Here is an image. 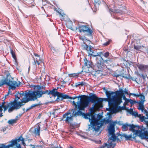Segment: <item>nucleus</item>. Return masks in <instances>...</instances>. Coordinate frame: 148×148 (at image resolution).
<instances>
[{
    "label": "nucleus",
    "instance_id": "obj_1",
    "mask_svg": "<svg viewBox=\"0 0 148 148\" xmlns=\"http://www.w3.org/2000/svg\"><path fill=\"white\" fill-rule=\"evenodd\" d=\"M103 116L98 114L96 118L95 114L92 116V118L89 117V121L90 123V124L88 125V128L87 131L93 130L96 132H98L100 128L103 125V123H101V121L100 120L102 118Z\"/></svg>",
    "mask_w": 148,
    "mask_h": 148
},
{
    "label": "nucleus",
    "instance_id": "obj_2",
    "mask_svg": "<svg viewBox=\"0 0 148 148\" xmlns=\"http://www.w3.org/2000/svg\"><path fill=\"white\" fill-rule=\"evenodd\" d=\"M4 84L9 86V91L10 89L14 90L18 86L17 82L14 80L13 78L11 77L10 73L6 75V77L4 80H2L0 81V87Z\"/></svg>",
    "mask_w": 148,
    "mask_h": 148
},
{
    "label": "nucleus",
    "instance_id": "obj_3",
    "mask_svg": "<svg viewBox=\"0 0 148 148\" xmlns=\"http://www.w3.org/2000/svg\"><path fill=\"white\" fill-rule=\"evenodd\" d=\"M46 87L40 85L38 87V90L35 91H30V95L32 96L34 101L37 99L38 98L41 97L44 94L48 95V90H45Z\"/></svg>",
    "mask_w": 148,
    "mask_h": 148
},
{
    "label": "nucleus",
    "instance_id": "obj_4",
    "mask_svg": "<svg viewBox=\"0 0 148 148\" xmlns=\"http://www.w3.org/2000/svg\"><path fill=\"white\" fill-rule=\"evenodd\" d=\"M87 107L86 105L84 104H82L80 106L79 105L78 107L77 108L78 109L76 112H75L77 110L72 109L71 111H72V114L74 115L76 117L77 116H82L85 119H89V117H87L86 116V113H83L81 111L84 110L85 108Z\"/></svg>",
    "mask_w": 148,
    "mask_h": 148
},
{
    "label": "nucleus",
    "instance_id": "obj_5",
    "mask_svg": "<svg viewBox=\"0 0 148 148\" xmlns=\"http://www.w3.org/2000/svg\"><path fill=\"white\" fill-rule=\"evenodd\" d=\"M116 91L115 92L112 91V92L108 94V97H110V95H112V97L110 99L109 102L110 104H112L114 103H117L119 104H120L122 102L121 97H119L120 95H116Z\"/></svg>",
    "mask_w": 148,
    "mask_h": 148
},
{
    "label": "nucleus",
    "instance_id": "obj_6",
    "mask_svg": "<svg viewBox=\"0 0 148 148\" xmlns=\"http://www.w3.org/2000/svg\"><path fill=\"white\" fill-rule=\"evenodd\" d=\"M103 61H102L101 60H98L95 66L93 67L95 68V71H93L92 73V74L96 76L101 71H102V70L104 67Z\"/></svg>",
    "mask_w": 148,
    "mask_h": 148
},
{
    "label": "nucleus",
    "instance_id": "obj_7",
    "mask_svg": "<svg viewBox=\"0 0 148 148\" xmlns=\"http://www.w3.org/2000/svg\"><path fill=\"white\" fill-rule=\"evenodd\" d=\"M79 31L80 33L81 32H86L87 33V35L90 37V38H92V34L93 33L92 31L86 25H81L79 26L78 28Z\"/></svg>",
    "mask_w": 148,
    "mask_h": 148
},
{
    "label": "nucleus",
    "instance_id": "obj_8",
    "mask_svg": "<svg viewBox=\"0 0 148 148\" xmlns=\"http://www.w3.org/2000/svg\"><path fill=\"white\" fill-rule=\"evenodd\" d=\"M30 91L25 93L24 97L21 99V101H20L21 108L22 106L24 105L25 103L30 101H34L32 96H30Z\"/></svg>",
    "mask_w": 148,
    "mask_h": 148
},
{
    "label": "nucleus",
    "instance_id": "obj_9",
    "mask_svg": "<svg viewBox=\"0 0 148 148\" xmlns=\"http://www.w3.org/2000/svg\"><path fill=\"white\" fill-rule=\"evenodd\" d=\"M97 95L95 94H92L91 95H90L89 97L87 100L86 101H84V104L87 107L88 106L90 102L92 103H94V104L96 105L97 100V99H98Z\"/></svg>",
    "mask_w": 148,
    "mask_h": 148
},
{
    "label": "nucleus",
    "instance_id": "obj_10",
    "mask_svg": "<svg viewBox=\"0 0 148 148\" xmlns=\"http://www.w3.org/2000/svg\"><path fill=\"white\" fill-rule=\"evenodd\" d=\"M144 127L142 126V127L140 129V130H135V131L133 134V137L132 138H133L134 140H135L136 137L137 136H140L142 139L145 138V134H144V132L143 129V128Z\"/></svg>",
    "mask_w": 148,
    "mask_h": 148
},
{
    "label": "nucleus",
    "instance_id": "obj_11",
    "mask_svg": "<svg viewBox=\"0 0 148 148\" xmlns=\"http://www.w3.org/2000/svg\"><path fill=\"white\" fill-rule=\"evenodd\" d=\"M18 100L15 99L13 101L10 102V105H12L15 110H18L21 108L20 101H18Z\"/></svg>",
    "mask_w": 148,
    "mask_h": 148
},
{
    "label": "nucleus",
    "instance_id": "obj_12",
    "mask_svg": "<svg viewBox=\"0 0 148 148\" xmlns=\"http://www.w3.org/2000/svg\"><path fill=\"white\" fill-rule=\"evenodd\" d=\"M116 122H111L110 124V126L108 129V131L109 135H111L112 134L114 133L115 132L114 126L115 125Z\"/></svg>",
    "mask_w": 148,
    "mask_h": 148
},
{
    "label": "nucleus",
    "instance_id": "obj_13",
    "mask_svg": "<svg viewBox=\"0 0 148 148\" xmlns=\"http://www.w3.org/2000/svg\"><path fill=\"white\" fill-rule=\"evenodd\" d=\"M114 77H119V76H121L122 77H124L127 79H128V80H132L135 81L137 82L136 81V78H134L132 77H131L130 75L129 74V75H127V76H124L122 74H121V75H119L117 74V73H115L114 74Z\"/></svg>",
    "mask_w": 148,
    "mask_h": 148
},
{
    "label": "nucleus",
    "instance_id": "obj_14",
    "mask_svg": "<svg viewBox=\"0 0 148 148\" xmlns=\"http://www.w3.org/2000/svg\"><path fill=\"white\" fill-rule=\"evenodd\" d=\"M70 97L69 95L65 94L64 95L62 93H60L58 97H57L56 100L58 101H62L63 99H69Z\"/></svg>",
    "mask_w": 148,
    "mask_h": 148
},
{
    "label": "nucleus",
    "instance_id": "obj_15",
    "mask_svg": "<svg viewBox=\"0 0 148 148\" xmlns=\"http://www.w3.org/2000/svg\"><path fill=\"white\" fill-rule=\"evenodd\" d=\"M103 90H104L105 93L106 94V96L107 97V98H104L103 99V101H108V103L109 105H110L112 104H110V103L109 102L110 101V98H112V95H110V97H108V95H107L108 94H109L110 93H111V92H112V91H108L107 89H106L105 88H103Z\"/></svg>",
    "mask_w": 148,
    "mask_h": 148
},
{
    "label": "nucleus",
    "instance_id": "obj_16",
    "mask_svg": "<svg viewBox=\"0 0 148 148\" xmlns=\"http://www.w3.org/2000/svg\"><path fill=\"white\" fill-rule=\"evenodd\" d=\"M136 65L140 70L142 71H148V65H145L143 64H138Z\"/></svg>",
    "mask_w": 148,
    "mask_h": 148
},
{
    "label": "nucleus",
    "instance_id": "obj_17",
    "mask_svg": "<svg viewBox=\"0 0 148 148\" xmlns=\"http://www.w3.org/2000/svg\"><path fill=\"white\" fill-rule=\"evenodd\" d=\"M84 60V65L85 66H87L88 68H91L94 69V65L91 61L88 60L86 58H85Z\"/></svg>",
    "mask_w": 148,
    "mask_h": 148
},
{
    "label": "nucleus",
    "instance_id": "obj_18",
    "mask_svg": "<svg viewBox=\"0 0 148 148\" xmlns=\"http://www.w3.org/2000/svg\"><path fill=\"white\" fill-rule=\"evenodd\" d=\"M58 89V88L57 89L53 88L52 90H48V95L51 94L54 97L57 96V97H58L60 92L57 91Z\"/></svg>",
    "mask_w": 148,
    "mask_h": 148
},
{
    "label": "nucleus",
    "instance_id": "obj_19",
    "mask_svg": "<svg viewBox=\"0 0 148 148\" xmlns=\"http://www.w3.org/2000/svg\"><path fill=\"white\" fill-rule=\"evenodd\" d=\"M38 125L35 128L33 132L35 136H40V127L38 123L37 124Z\"/></svg>",
    "mask_w": 148,
    "mask_h": 148
},
{
    "label": "nucleus",
    "instance_id": "obj_20",
    "mask_svg": "<svg viewBox=\"0 0 148 148\" xmlns=\"http://www.w3.org/2000/svg\"><path fill=\"white\" fill-rule=\"evenodd\" d=\"M73 103V105L74 106V108L73 109L77 110V108L78 107L79 105H80V106L82 104H84V101H81V100H79V101H78L77 102V104L75 103V102L74 101H71Z\"/></svg>",
    "mask_w": 148,
    "mask_h": 148
},
{
    "label": "nucleus",
    "instance_id": "obj_21",
    "mask_svg": "<svg viewBox=\"0 0 148 148\" xmlns=\"http://www.w3.org/2000/svg\"><path fill=\"white\" fill-rule=\"evenodd\" d=\"M116 59V57L113 56L111 55L107 59L103 60V61L104 62L109 63L113 62Z\"/></svg>",
    "mask_w": 148,
    "mask_h": 148
},
{
    "label": "nucleus",
    "instance_id": "obj_22",
    "mask_svg": "<svg viewBox=\"0 0 148 148\" xmlns=\"http://www.w3.org/2000/svg\"><path fill=\"white\" fill-rule=\"evenodd\" d=\"M95 106V104L92 105V107L90 108L89 112L88 113H86L87 117H90V118H92V116L94 115V114H92V113L94 111V107Z\"/></svg>",
    "mask_w": 148,
    "mask_h": 148
},
{
    "label": "nucleus",
    "instance_id": "obj_23",
    "mask_svg": "<svg viewBox=\"0 0 148 148\" xmlns=\"http://www.w3.org/2000/svg\"><path fill=\"white\" fill-rule=\"evenodd\" d=\"M116 95H118L119 94H126L127 95H129V94L127 91V90H126V88L125 90H123L122 89L120 88L118 90L116 91Z\"/></svg>",
    "mask_w": 148,
    "mask_h": 148
},
{
    "label": "nucleus",
    "instance_id": "obj_24",
    "mask_svg": "<svg viewBox=\"0 0 148 148\" xmlns=\"http://www.w3.org/2000/svg\"><path fill=\"white\" fill-rule=\"evenodd\" d=\"M129 127L130 128L129 129V130L130 131H132L133 132H134L135 130L134 128L136 127H138V128H140V127L137 125H134L133 124H129Z\"/></svg>",
    "mask_w": 148,
    "mask_h": 148
},
{
    "label": "nucleus",
    "instance_id": "obj_25",
    "mask_svg": "<svg viewBox=\"0 0 148 148\" xmlns=\"http://www.w3.org/2000/svg\"><path fill=\"white\" fill-rule=\"evenodd\" d=\"M25 95V93H24L23 91H21L20 92H18L17 95H15V99L17 100H18L20 99L21 97H24Z\"/></svg>",
    "mask_w": 148,
    "mask_h": 148
},
{
    "label": "nucleus",
    "instance_id": "obj_26",
    "mask_svg": "<svg viewBox=\"0 0 148 148\" xmlns=\"http://www.w3.org/2000/svg\"><path fill=\"white\" fill-rule=\"evenodd\" d=\"M74 115H70V116H67L66 118L64 120L66 123H69L70 122L72 121H73V117L74 116Z\"/></svg>",
    "mask_w": 148,
    "mask_h": 148
},
{
    "label": "nucleus",
    "instance_id": "obj_27",
    "mask_svg": "<svg viewBox=\"0 0 148 148\" xmlns=\"http://www.w3.org/2000/svg\"><path fill=\"white\" fill-rule=\"evenodd\" d=\"M120 135L121 137H125L126 140H132L131 139V138H132L133 137L132 136V134L128 136L127 135L125 134H121Z\"/></svg>",
    "mask_w": 148,
    "mask_h": 148
},
{
    "label": "nucleus",
    "instance_id": "obj_28",
    "mask_svg": "<svg viewBox=\"0 0 148 148\" xmlns=\"http://www.w3.org/2000/svg\"><path fill=\"white\" fill-rule=\"evenodd\" d=\"M88 54L90 56H92L94 57H95L98 55V53L95 50H93L92 49L91 52H88Z\"/></svg>",
    "mask_w": 148,
    "mask_h": 148
},
{
    "label": "nucleus",
    "instance_id": "obj_29",
    "mask_svg": "<svg viewBox=\"0 0 148 148\" xmlns=\"http://www.w3.org/2000/svg\"><path fill=\"white\" fill-rule=\"evenodd\" d=\"M93 47L90 45L89 46L87 44H85V45L84 46V49L87 51L90 52H91Z\"/></svg>",
    "mask_w": 148,
    "mask_h": 148
},
{
    "label": "nucleus",
    "instance_id": "obj_30",
    "mask_svg": "<svg viewBox=\"0 0 148 148\" xmlns=\"http://www.w3.org/2000/svg\"><path fill=\"white\" fill-rule=\"evenodd\" d=\"M111 136L110 138H109L108 139V140H112V141H112H116V139L118 140H119V138H117V137L116 136L115 134H111Z\"/></svg>",
    "mask_w": 148,
    "mask_h": 148
},
{
    "label": "nucleus",
    "instance_id": "obj_31",
    "mask_svg": "<svg viewBox=\"0 0 148 148\" xmlns=\"http://www.w3.org/2000/svg\"><path fill=\"white\" fill-rule=\"evenodd\" d=\"M86 84V82H85L84 81H82L81 82H79L75 83V86L76 87H77L79 86H82L84 85H85Z\"/></svg>",
    "mask_w": 148,
    "mask_h": 148
},
{
    "label": "nucleus",
    "instance_id": "obj_32",
    "mask_svg": "<svg viewBox=\"0 0 148 148\" xmlns=\"http://www.w3.org/2000/svg\"><path fill=\"white\" fill-rule=\"evenodd\" d=\"M51 50L53 53L57 54L59 52V50L58 49H56L52 45H51L50 47Z\"/></svg>",
    "mask_w": 148,
    "mask_h": 148
},
{
    "label": "nucleus",
    "instance_id": "obj_33",
    "mask_svg": "<svg viewBox=\"0 0 148 148\" xmlns=\"http://www.w3.org/2000/svg\"><path fill=\"white\" fill-rule=\"evenodd\" d=\"M129 124L125 123L123 125L122 127V129L123 131H126L128 129V127H129Z\"/></svg>",
    "mask_w": 148,
    "mask_h": 148
},
{
    "label": "nucleus",
    "instance_id": "obj_34",
    "mask_svg": "<svg viewBox=\"0 0 148 148\" xmlns=\"http://www.w3.org/2000/svg\"><path fill=\"white\" fill-rule=\"evenodd\" d=\"M140 98L141 99L140 101L138 102V104H144V101H145V96L142 94H140Z\"/></svg>",
    "mask_w": 148,
    "mask_h": 148
},
{
    "label": "nucleus",
    "instance_id": "obj_35",
    "mask_svg": "<svg viewBox=\"0 0 148 148\" xmlns=\"http://www.w3.org/2000/svg\"><path fill=\"white\" fill-rule=\"evenodd\" d=\"M83 72V71H82L81 72H79L77 73H71L69 74V77H77L78 76L79 74L81 73V72Z\"/></svg>",
    "mask_w": 148,
    "mask_h": 148
},
{
    "label": "nucleus",
    "instance_id": "obj_36",
    "mask_svg": "<svg viewBox=\"0 0 148 148\" xmlns=\"http://www.w3.org/2000/svg\"><path fill=\"white\" fill-rule=\"evenodd\" d=\"M40 85H34L33 84H32L29 85L30 87L32 88H33L34 89V90L32 91H36L38 90V87H39Z\"/></svg>",
    "mask_w": 148,
    "mask_h": 148
},
{
    "label": "nucleus",
    "instance_id": "obj_37",
    "mask_svg": "<svg viewBox=\"0 0 148 148\" xmlns=\"http://www.w3.org/2000/svg\"><path fill=\"white\" fill-rule=\"evenodd\" d=\"M17 120V119H10L8 121V123L10 125H12L13 124L16 123Z\"/></svg>",
    "mask_w": 148,
    "mask_h": 148
},
{
    "label": "nucleus",
    "instance_id": "obj_38",
    "mask_svg": "<svg viewBox=\"0 0 148 148\" xmlns=\"http://www.w3.org/2000/svg\"><path fill=\"white\" fill-rule=\"evenodd\" d=\"M11 147L10 144L5 145L4 144H0V148H9Z\"/></svg>",
    "mask_w": 148,
    "mask_h": 148
},
{
    "label": "nucleus",
    "instance_id": "obj_39",
    "mask_svg": "<svg viewBox=\"0 0 148 148\" xmlns=\"http://www.w3.org/2000/svg\"><path fill=\"white\" fill-rule=\"evenodd\" d=\"M10 53L12 55V57L13 58L15 61H16V58L14 52L11 49H10Z\"/></svg>",
    "mask_w": 148,
    "mask_h": 148
},
{
    "label": "nucleus",
    "instance_id": "obj_40",
    "mask_svg": "<svg viewBox=\"0 0 148 148\" xmlns=\"http://www.w3.org/2000/svg\"><path fill=\"white\" fill-rule=\"evenodd\" d=\"M111 121L109 119H106L105 118H104L103 120H101V123H103V124L104 123H110V122Z\"/></svg>",
    "mask_w": 148,
    "mask_h": 148
},
{
    "label": "nucleus",
    "instance_id": "obj_41",
    "mask_svg": "<svg viewBox=\"0 0 148 148\" xmlns=\"http://www.w3.org/2000/svg\"><path fill=\"white\" fill-rule=\"evenodd\" d=\"M41 104V103H40V102L39 103H36L32 104V105H31L29 108V109L30 108V110L32 109L33 108L37 106L40 105Z\"/></svg>",
    "mask_w": 148,
    "mask_h": 148
},
{
    "label": "nucleus",
    "instance_id": "obj_42",
    "mask_svg": "<svg viewBox=\"0 0 148 148\" xmlns=\"http://www.w3.org/2000/svg\"><path fill=\"white\" fill-rule=\"evenodd\" d=\"M116 145V144L115 143H113L112 142H110V144L109 145L108 147V148H114Z\"/></svg>",
    "mask_w": 148,
    "mask_h": 148
},
{
    "label": "nucleus",
    "instance_id": "obj_43",
    "mask_svg": "<svg viewBox=\"0 0 148 148\" xmlns=\"http://www.w3.org/2000/svg\"><path fill=\"white\" fill-rule=\"evenodd\" d=\"M34 55L36 57V59H35L36 60H39V61H41V60L40 59V55L36 54V53H34Z\"/></svg>",
    "mask_w": 148,
    "mask_h": 148
},
{
    "label": "nucleus",
    "instance_id": "obj_44",
    "mask_svg": "<svg viewBox=\"0 0 148 148\" xmlns=\"http://www.w3.org/2000/svg\"><path fill=\"white\" fill-rule=\"evenodd\" d=\"M139 107L138 108V109L141 110V111L143 112L144 109L143 104H139Z\"/></svg>",
    "mask_w": 148,
    "mask_h": 148
},
{
    "label": "nucleus",
    "instance_id": "obj_45",
    "mask_svg": "<svg viewBox=\"0 0 148 148\" xmlns=\"http://www.w3.org/2000/svg\"><path fill=\"white\" fill-rule=\"evenodd\" d=\"M110 53H109L108 51H106L105 53H104L103 54V56L104 57L106 58H108L109 57V56H110Z\"/></svg>",
    "mask_w": 148,
    "mask_h": 148
},
{
    "label": "nucleus",
    "instance_id": "obj_46",
    "mask_svg": "<svg viewBox=\"0 0 148 148\" xmlns=\"http://www.w3.org/2000/svg\"><path fill=\"white\" fill-rule=\"evenodd\" d=\"M80 95H79L78 96H77V95H75V96H74L73 97H70L69 98V99H75L76 98H78V101H79V98H80Z\"/></svg>",
    "mask_w": 148,
    "mask_h": 148
},
{
    "label": "nucleus",
    "instance_id": "obj_47",
    "mask_svg": "<svg viewBox=\"0 0 148 148\" xmlns=\"http://www.w3.org/2000/svg\"><path fill=\"white\" fill-rule=\"evenodd\" d=\"M34 0H31V2H30L29 4V6L30 7H32L34 6L35 5V3L34 2Z\"/></svg>",
    "mask_w": 148,
    "mask_h": 148
},
{
    "label": "nucleus",
    "instance_id": "obj_48",
    "mask_svg": "<svg viewBox=\"0 0 148 148\" xmlns=\"http://www.w3.org/2000/svg\"><path fill=\"white\" fill-rule=\"evenodd\" d=\"M110 144V142H108V143H105L104 144L102 145V146H101L100 148H104L106 147H107L108 148V145H109Z\"/></svg>",
    "mask_w": 148,
    "mask_h": 148
},
{
    "label": "nucleus",
    "instance_id": "obj_49",
    "mask_svg": "<svg viewBox=\"0 0 148 148\" xmlns=\"http://www.w3.org/2000/svg\"><path fill=\"white\" fill-rule=\"evenodd\" d=\"M94 2L96 4H98L99 5L102 2H103V0H94Z\"/></svg>",
    "mask_w": 148,
    "mask_h": 148
},
{
    "label": "nucleus",
    "instance_id": "obj_50",
    "mask_svg": "<svg viewBox=\"0 0 148 148\" xmlns=\"http://www.w3.org/2000/svg\"><path fill=\"white\" fill-rule=\"evenodd\" d=\"M10 105V103H7L6 104V105H5L4 106L3 108H4V111L5 112L6 110H7L8 108L9 107Z\"/></svg>",
    "mask_w": 148,
    "mask_h": 148
},
{
    "label": "nucleus",
    "instance_id": "obj_51",
    "mask_svg": "<svg viewBox=\"0 0 148 148\" xmlns=\"http://www.w3.org/2000/svg\"><path fill=\"white\" fill-rule=\"evenodd\" d=\"M11 106L10 107L8 110V111L9 113L12 112L15 109L13 108V107L12 105H10Z\"/></svg>",
    "mask_w": 148,
    "mask_h": 148
},
{
    "label": "nucleus",
    "instance_id": "obj_52",
    "mask_svg": "<svg viewBox=\"0 0 148 148\" xmlns=\"http://www.w3.org/2000/svg\"><path fill=\"white\" fill-rule=\"evenodd\" d=\"M142 47L141 46L139 45H134V48L136 50H139L141 49Z\"/></svg>",
    "mask_w": 148,
    "mask_h": 148
},
{
    "label": "nucleus",
    "instance_id": "obj_53",
    "mask_svg": "<svg viewBox=\"0 0 148 148\" xmlns=\"http://www.w3.org/2000/svg\"><path fill=\"white\" fill-rule=\"evenodd\" d=\"M103 101V99L101 98H99L98 99H97V100L96 103H95L96 104L100 102H102Z\"/></svg>",
    "mask_w": 148,
    "mask_h": 148
},
{
    "label": "nucleus",
    "instance_id": "obj_54",
    "mask_svg": "<svg viewBox=\"0 0 148 148\" xmlns=\"http://www.w3.org/2000/svg\"><path fill=\"white\" fill-rule=\"evenodd\" d=\"M5 102L4 101L2 103V105H1L0 104V112H1L2 111V110H3L2 108L3 107V106H5L4 105V104L5 103Z\"/></svg>",
    "mask_w": 148,
    "mask_h": 148
},
{
    "label": "nucleus",
    "instance_id": "obj_55",
    "mask_svg": "<svg viewBox=\"0 0 148 148\" xmlns=\"http://www.w3.org/2000/svg\"><path fill=\"white\" fill-rule=\"evenodd\" d=\"M118 95H120V97L122 98H123V100H125L127 99L126 98L125 95L123 94H119Z\"/></svg>",
    "mask_w": 148,
    "mask_h": 148
},
{
    "label": "nucleus",
    "instance_id": "obj_56",
    "mask_svg": "<svg viewBox=\"0 0 148 148\" xmlns=\"http://www.w3.org/2000/svg\"><path fill=\"white\" fill-rule=\"evenodd\" d=\"M148 118H147L145 117L144 116H143L142 117H141L140 118V121L141 122H143L145 121V119H148Z\"/></svg>",
    "mask_w": 148,
    "mask_h": 148
},
{
    "label": "nucleus",
    "instance_id": "obj_57",
    "mask_svg": "<svg viewBox=\"0 0 148 148\" xmlns=\"http://www.w3.org/2000/svg\"><path fill=\"white\" fill-rule=\"evenodd\" d=\"M71 25H69V24H67V25H66V26L69 29H71L73 30V31H74V30H73V29L72 28V23H71Z\"/></svg>",
    "mask_w": 148,
    "mask_h": 148
},
{
    "label": "nucleus",
    "instance_id": "obj_58",
    "mask_svg": "<svg viewBox=\"0 0 148 148\" xmlns=\"http://www.w3.org/2000/svg\"><path fill=\"white\" fill-rule=\"evenodd\" d=\"M79 38L80 40L83 41L84 42H83L84 43H85L84 40L86 38V37H85V36L83 37L82 36H79Z\"/></svg>",
    "mask_w": 148,
    "mask_h": 148
},
{
    "label": "nucleus",
    "instance_id": "obj_59",
    "mask_svg": "<svg viewBox=\"0 0 148 148\" xmlns=\"http://www.w3.org/2000/svg\"><path fill=\"white\" fill-rule=\"evenodd\" d=\"M126 107L125 106H119L118 107V109L121 110H124L126 109Z\"/></svg>",
    "mask_w": 148,
    "mask_h": 148
},
{
    "label": "nucleus",
    "instance_id": "obj_60",
    "mask_svg": "<svg viewBox=\"0 0 148 148\" xmlns=\"http://www.w3.org/2000/svg\"><path fill=\"white\" fill-rule=\"evenodd\" d=\"M104 53L102 51L98 53V56H100V58L103 61L104 60L102 58L101 56L103 55V54Z\"/></svg>",
    "mask_w": 148,
    "mask_h": 148
},
{
    "label": "nucleus",
    "instance_id": "obj_61",
    "mask_svg": "<svg viewBox=\"0 0 148 148\" xmlns=\"http://www.w3.org/2000/svg\"><path fill=\"white\" fill-rule=\"evenodd\" d=\"M127 111L130 114L132 115L133 112V109L130 108L129 109H128Z\"/></svg>",
    "mask_w": 148,
    "mask_h": 148
},
{
    "label": "nucleus",
    "instance_id": "obj_62",
    "mask_svg": "<svg viewBox=\"0 0 148 148\" xmlns=\"http://www.w3.org/2000/svg\"><path fill=\"white\" fill-rule=\"evenodd\" d=\"M72 110V109L69 110L67 112L65 113V114L68 116L72 112V111H71Z\"/></svg>",
    "mask_w": 148,
    "mask_h": 148
},
{
    "label": "nucleus",
    "instance_id": "obj_63",
    "mask_svg": "<svg viewBox=\"0 0 148 148\" xmlns=\"http://www.w3.org/2000/svg\"><path fill=\"white\" fill-rule=\"evenodd\" d=\"M129 102H128V99H127L125 100V101L123 105L124 106L125 105H127L128 106L129 105L128 104V103Z\"/></svg>",
    "mask_w": 148,
    "mask_h": 148
},
{
    "label": "nucleus",
    "instance_id": "obj_64",
    "mask_svg": "<svg viewBox=\"0 0 148 148\" xmlns=\"http://www.w3.org/2000/svg\"><path fill=\"white\" fill-rule=\"evenodd\" d=\"M110 41H111V40H108V41H107L106 42L104 43L103 44V45L104 46H106L108 45L110 43Z\"/></svg>",
    "mask_w": 148,
    "mask_h": 148
}]
</instances>
